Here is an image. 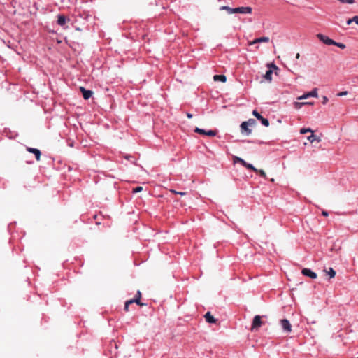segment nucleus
I'll use <instances>...</instances> for the list:
<instances>
[{
  "mask_svg": "<svg viewBox=\"0 0 358 358\" xmlns=\"http://www.w3.org/2000/svg\"><path fill=\"white\" fill-rule=\"evenodd\" d=\"M221 10H227L229 14L241 13V14H250L252 13V8L250 6L230 8L227 6H223L220 8Z\"/></svg>",
  "mask_w": 358,
  "mask_h": 358,
  "instance_id": "nucleus-1",
  "label": "nucleus"
},
{
  "mask_svg": "<svg viewBox=\"0 0 358 358\" xmlns=\"http://www.w3.org/2000/svg\"><path fill=\"white\" fill-rule=\"evenodd\" d=\"M317 38L321 41L322 43H324L326 45H333L335 43V41L331 38H329L328 36L322 34H317L316 35Z\"/></svg>",
  "mask_w": 358,
  "mask_h": 358,
  "instance_id": "nucleus-2",
  "label": "nucleus"
},
{
  "mask_svg": "<svg viewBox=\"0 0 358 358\" xmlns=\"http://www.w3.org/2000/svg\"><path fill=\"white\" fill-rule=\"evenodd\" d=\"M281 327L284 332L289 333L292 331V326L289 321L287 319H282L280 320Z\"/></svg>",
  "mask_w": 358,
  "mask_h": 358,
  "instance_id": "nucleus-3",
  "label": "nucleus"
},
{
  "mask_svg": "<svg viewBox=\"0 0 358 358\" xmlns=\"http://www.w3.org/2000/svg\"><path fill=\"white\" fill-rule=\"evenodd\" d=\"M252 115L259 120L261 121V123L265 126L268 127L269 126V121L268 119L263 117L256 110H254L252 111Z\"/></svg>",
  "mask_w": 358,
  "mask_h": 358,
  "instance_id": "nucleus-4",
  "label": "nucleus"
},
{
  "mask_svg": "<svg viewBox=\"0 0 358 358\" xmlns=\"http://www.w3.org/2000/svg\"><path fill=\"white\" fill-rule=\"evenodd\" d=\"M262 325L261 317L255 315L253 318L252 324L251 327L252 331L257 330Z\"/></svg>",
  "mask_w": 358,
  "mask_h": 358,
  "instance_id": "nucleus-5",
  "label": "nucleus"
},
{
  "mask_svg": "<svg viewBox=\"0 0 358 358\" xmlns=\"http://www.w3.org/2000/svg\"><path fill=\"white\" fill-rule=\"evenodd\" d=\"M317 96H318L317 90V88H315L311 92L306 93V94H303L302 96L298 97V99L303 100V99H308V97H310V96L311 97H317Z\"/></svg>",
  "mask_w": 358,
  "mask_h": 358,
  "instance_id": "nucleus-6",
  "label": "nucleus"
},
{
  "mask_svg": "<svg viewBox=\"0 0 358 358\" xmlns=\"http://www.w3.org/2000/svg\"><path fill=\"white\" fill-rule=\"evenodd\" d=\"M302 274L305 276L309 277L311 279H315L317 274L310 268H303L301 271Z\"/></svg>",
  "mask_w": 358,
  "mask_h": 358,
  "instance_id": "nucleus-7",
  "label": "nucleus"
},
{
  "mask_svg": "<svg viewBox=\"0 0 358 358\" xmlns=\"http://www.w3.org/2000/svg\"><path fill=\"white\" fill-rule=\"evenodd\" d=\"M241 129L242 134H245L246 136H248L251 134L252 130L249 129V127L248 125V123H245V122H243L241 124Z\"/></svg>",
  "mask_w": 358,
  "mask_h": 358,
  "instance_id": "nucleus-8",
  "label": "nucleus"
},
{
  "mask_svg": "<svg viewBox=\"0 0 358 358\" xmlns=\"http://www.w3.org/2000/svg\"><path fill=\"white\" fill-rule=\"evenodd\" d=\"M269 40L270 39H269L268 37L263 36V37L255 38L252 41L249 42V45H254V44H256V43H267V42L269 41Z\"/></svg>",
  "mask_w": 358,
  "mask_h": 358,
  "instance_id": "nucleus-9",
  "label": "nucleus"
},
{
  "mask_svg": "<svg viewBox=\"0 0 358 358\" xmlns=\"http://www.w3.org/2000/svg\"><path fill=\"white\" fill-rule=\"evenodd\" d=\"M80 91L82 92L83 96L85 100L89 99L92 95L93 94V92L90 90H86L85 88L80 87Z\"/></svg>",
  "mask_w": 358,
  "mask_h": 358,
  "instance_id": "nucleus-10",
  "label": "nucleus"
},
{
  "mask_svg": "<svg viewBox=\"0 0 358 358\" xmlns=\"http://www.w3.org/2000/svg\"><path fill=\"white\" fill-rule=\"evenodd\" d=\"M27 150L31 153L34 154L37 161L40 160L41 153L38 149L28 147L27 148Z\"/></svg>",
  "mask_w": 358,
  "mask_h": 358,
  "instance_id": "nucleus-11",
  "label": "nucleus"
},
{
  "mask_svg": "<svg viewBox=\"0 0 358 358\" xmlns=\"http://www.w3.org/2000/svg\"><path fill=\"white\" fill-rule=\"evenodd\" d=\"M69 20H70L69 18H66L63 15H59L57 17V24L61 27H64L66 22Z\"/></svg>",
  "mask_w": 358,
  "mask_h": 358,
  "instance_id": "nucleus-12",
  "label": "nucleus"
},
{
  "mask_svg": "<svg viewBox=\"0 0 358 358\" xmlns=\"http://www.w3.org/2000/svg\"><path fill=\"white\" fill-rule=\"evenodd\" d=\"M204 317L206 319V321L208 323H215L216 322V320L214 318V317L211 315V313L210 312H207L205 315H204Z\"/></svg>",
  "mask_w": 358,
  "mask_h": 358,
  "instance_id": "nucleus-13",
  "label": "nucleus"
},
{
  "mask_svg": "<svg viewBox=\"0 0 358 358\" xmlns=\"http://www.w3.org/2000/svg\"><path fill=\"white\" fill-rule=\"evenodd\" d=\"M272 74H273V69H269L266 71L264 78L268 80V82H271L272 80Z\"/></svg>",
  "mask_w": 358,
  "mask_h": 358,
  "instance_id": "nucleus-14",
  "label": "nucleus"
},
{
  "mask_svg": "<svg viewBox=\"0 0 358 358\" xmlns=\"http://www.w3.org/2000/svg\"><path fill=\"white\" fill-rule=\"evenodd\" d=\"M213 80L215 81H221L224 83L227 80V78L224 75H215L213 76Z\"/></svg>",
  "mask_w": 358,
  "mask_h": 358,
  "instance_id": "nucleus-15",
  "label": "nucleus"
},
{
  "mask_svg": "<svg viewBox=\"0 0 358 358\" xmlns=\"http://www.w3.org/2000/svg\"><path fill=\"white\" fill-rule=\"evenodd\" d=\"M308 140L310 142V143H313L315 141H317V142H320L321 140L319 137H317V136L314 135L313 133L311 135H310L309 136H308Z\"/></svg>",
  "mask_w": 358,
  "mask_h": 358,
  "instance_id": "nucleus-16",
  "label": "nucleus"
},
{
  "mask_svg": "<svg viewBox=\"0 0 358 358\" xmlns=\"http://www.w3.org/2000/svg\"><path fill=\"white\" fill-rule=\"evenodd\" d=\"M234 163H241L243 166H244V164H245V161L244 159H243L242 158L239 157H237V156H234Z\"/></svg>",
  "mask_w": 358,
  "mask_h": 358,
  "instance_id": "nucleus-17",
  "label": "nucleus"
},
{
  "mask_svg": "<svg viewBox=\"0 0 358 358\" xmlns=\"http://www.w3.org/2000/svg\"><path fill=\"white\" fill-rule=\"evenodd\" d=\"M243 166L247 168V169H251V170L254 171L255 172H257L258 171V169H256L252 164H249V163L245 162V164H244Z\"/></svg>",
  "mask_w": 358,
  "mask_h": 358,
  "instance_id": "nucleus-18",
  "label": "nucleus"
},
{
  "mask_svg": "<svg viewBox=\"0 0 358 358\" xmlns=\"http://www.w3.org/2000/svg\"><path fill=\"white\" fill-rule=\"evenodd\" d=\"M194 132L197 133V134H201V135H206V132L207 131H206L205 129H201V128H199V127H196L194 129Z\"/></svg>",
  "mask_w": 358,
  "mask_h": 358,
  "instance_id": "nucleus-19",
  "label": "nucleus"
},
{
  "mask_svg": "<svg viewBox=\"0 0 358 358\" xmlns=\"http://www.w3.org/2000/svg\"><path fill=\"white\" fill-rule=\"evenodd\" d=\"M327 275L330 278H333L336 275V271L332 268H329V271H327Z\"/></svg>",
  "mask_w": 358,
  "mask_h": 358,
  "instance_id": "nucleus-20",
  "label": "nucleus"
},
{
  "mask_svg": "<svg viewBox=\"0 0 358 358\" xmlns=\"http://www.w3.org/2000/svg\"><path fill=\"white\" fill-rule=\"evenodd\" d=\"M308 132L313 133V130L310 128H302L300 130V134H304Z\"/></svg>",
  "mask_w": 358,
  "mask_h": 358,
  "instance_id": "nucleus-21",
  "label": "nucleus"
},
{
  "mask_svg": "<svg viewBox=\"0 0 358 358\" xmlns=\"http://www.w3.org/2000/svg\"><path fill=\"white\" fill-rule=\"evenodd\" d=\"M333 45L337 46V47H338V48H340L341 49H344L346 47L344 43H338V42H336V41H335V43L333 44Z\"/></svg>",
  "mask_w": 358,
  "mask_h": 358,
  "instance_id": "nucleus-22",
  "label": "nucleus"
},
{
  "mask_svg": "<svg viewBox=\"0 0 358 358\" xmlns=\"http://www.w3.org/2000/svg\"><path fill=\"white\" fill-rule=\"evenodd\" d=\"M245 123H248V127H250L255 125L256 122L254 119H249L248 121H245Z\"/></svg>",
  "mask_w": 358,
  "mask_h": 358,
  "instance_id": "nucleus-23",
  "label": "nucleus"
},
{
  "mask_svg": "<svg viewBox=\"0 0 358 358\" xmlns=\"http://www.w3.org/2000/svg\"><path fill=\"white\" fill-rule=\"evenodd\" d=\"M206 135L209 136H215L216 135V131L213 130H208L206 132Z\"/></svg>",
  "mask_w": 358,
  "mask_h": 358,
  "instance_id": "nucleus-24",
  "label": "nucleus"
},
{
  "mask_svg": "<svg viewBox=\"0 0 358 358\" xmlns=\"http://www.w3.org/2000/svg\"><path fill=\"white\" fill-rule=\"evenodd\" d=\"M142 189H143L142 187L138 186V187L134 188L132 192H133V193H138V192H141Z\"/></svg>",
  "mask_w": 358,
  "mask_h": 358,
  "instance_id": "nucleus-25",
  "label": "nucleus"
},
{
  "mask_svg": "<svg viewBox=\"0 0 358 358\" xmlns=\"http://www.w3.org/2000/svg\"><path fill=\"white\" fill-rule=\"evenodd\" d=\"M305 104H312V103H310V102H306V103L296 102L295 103V106H298L299 108L301 107V106L305 105Z\"/></svg>",
  "mask_w": 358,
  "mask_h": 358,
  "instance_id": "nucleus-26",
  "label": "nucleus"
},
{
  "mask_svg": "<svg viewBox=\"0 0 358 358\" xmlns=\"http://www.w3.org/2000/svg\"><path fill=\"white\" fill-rule=\"evenodd\" d=\"M258 173H259V175L264 178H266V173L264 170H259L258 169V171L257 172Z\"/></svg>",
  "mask_w": 358,
  "mask_h": 358,
  "instance_id": "nucleus-27",
  "label": "nucleus"
},
{
  "mask_svg": "<svg viewBox=\"0 0 358 358\" xmlns=\"http://www.w3.org/2000/svg\"><path fill=\"white\" fill-rule=\"evenodd\" d=\"M171 192H173V193H174V194H180V195H181V196H184V195H185V194H187V193H186V192H177V191H176V190H171Z\"/></svg>",
  "mask_w": 358,
  "mask_h": 358,
  "instance_id": "nucleus-28",
  "label": "nucleus"
},
{
  "mask_svg": "<svg viewBox=\"0 0 358 358\" xmlns=\"http://www.w3.org/2000/svg\"><path fill=\"white\" fill-rule=\"evenodd\" d=\"M347 94H348V92H347V91H343V92H339V93L338 94V96H345V95H346Z\"/></svg>",
  "mask_w": 358,
  "mask_h": 358,
  "instance_id": "nucleus-29",
  "label": "nucleus"
},
{
  "mask_svg": "<svg viewBox=\"0 0 358 358\" xmlns=\"http://www.w3.org/2000/svg\"><path fill=\"white\" fill-rule=\"evenodd\" d=\"M268 67L272 68L274 69H278V67L274 64H268Z\"/></svg>",
  "mask_w": 358,
  "mask_h": 358,
  "instance_id": "nucleus-30",
  "label": "nucleus"
},
{
  "mask_svg": "<svg viewBox=\"0 0 358 358\" xmlns=\"http://www.w3.org/2000/svg\"><path fill=\"white\" fill-rule=\"evenodd\" d=\"M352 21L353 22L356 23L357 24H358V16H354L352 17Z\"/></svg>",
  "mask_w": 358,
  "mask_h": 358,
  "instance_id": "nucleus-31",
  "label": "nucleus"
},
{
  "mask_svg": "<svg viewBox=\"0 0 358 358\" xmlns=\"http://www.w3.org/2000/svg\"><path fill=\"white\" fill-rule=\"evenodd\" d=\"M134 302H136L137 304H140V299L138 298L131 299Z\"/></svg>",
  "mask_w": 358,
  "mask_h": 358,
  "instance_id": "nucleus-32",
  "label": "nucleus"
},
{
  "mask_svg": "<svg viewBox=\"0 0 358 358\" xmlns=\"http://www.w3.org/2000/svg\"><path fill=\"white\" fill-rule=\"evenodd\" d=\"M352 22H353V21H352V18H350V19H348V20H347L346 24H347L348 25H350Z\"/></svg>",
  "mask_w": 358,
  "mask_h": 358,
  "instance_id": "nucleus-33",
  "label": "nucleus"
},
{
  "mask_svg": "<svg viewBox=\"0 0 358 358\" xmlns=\"http://www.w3.org/2000/svg\"><path fill=\"white\" fill-rule=\"evenodd\" d=\"M327 101H328V99H327V97L324 96V97H323V101H322V103L324 104V103H326Z\"/></svg>",
  "mask_w": 358,
  "mask_h": 358,
  "instance_id": "nucleus-34",
  "label": "nucleus"
},
{
  "mask_svg": "<svg viewBox=\"0 0 358 358\" xmlns=\"http://www.w3.org/2000/svg\"><path fill=\"white\" fill-rule=\"evenodd\" d=\"M322 214V215H324L325 217L328 216V215H329L328 212H327L325 210H323Z\"/></svg>",
  "mask_w": 358,
  "mask_h": 358,
  "instance_id": "nucleus-35",
  "label": "nucleus"
},
{
  "mask_svg": "<svg viewBox=\"0 0 358 358\" xmlns=\"http://www.w3.org/2000/svg\"><path fill=\"white\" fill-rule=\"evenodd\" d=\"M187 117L188 118H189V119H190V118H192V114H191V113H187Z\"/></svg>",
  "mask_w": 358,
  "mask_h": 358,
  "instance_id": "nucleus-36",
  "label": "nucleus"
},
{
  "mask_svg": "<svg viewBox=\"0 0 358 358\" xmlns=\"http://www.w3.org/2000/svg\"><path fill=\"white\" fill-rule=\"evenodd\" d=\"M126 303L129 306L130 304H131L132 303H134V301L131 299V300H129V301H126Z\"/></svg>",
  "mask_w": 358,
  "mask_h": 358,
  "instance_id": "nucleus-37",
  "label": "nucleus"
},
{
  "mask_svg": "<svg viewBox=\"0 0 358 358\" xmlns=\"http://www.w3.org/2000/svg\"><path fill=\"white\" fill-rule=\"evenodd\" d=\"M126 303L129 306L130 304H131L132 303H134V301L131 299V300H129V301H126Z\"/></svg>",
  "mask_w": 358,
  "mask_h": 358,
  "instance_id": "nucleus-38",
  "label": "nucleus"
},
{
  "mask_svg": "<svg viewBox=\"0 0 358 358\" xmlns=\"http://www.w3.org/2000/svg\"><path fill=\"white\" fill-rule=\"evenodd\" d=\"M136 295H137V298L140 299V297H141V292H140V291L137 292V294Z\"/></svg>",
  "mask_w": 358,
  "mask_h": 358,
  "instance_id": "nucleus-39",
  "label": "nucleus"
},
{
  "mask_svg": "<svg viewBox=\"0 0 358 358\" xmlns=\"http://www.w3.org/2000/svg\"><path fill=\"white\" fill-rule=\"evenodd\" d=\"M128 308H129V305H128L127 303H125V305H124V309H125L126 310H128Z\"/></svg>",
  "mask_w": 358,
  "mask_h": 358,
  "instance_id": "nucleus-40",
  "label": "nucleus"
},
{
  "mask_svg": "<svg viewBox=\"0 0 358 358\" xmlns=\"http://www.w3.org/2000/svg\"><path fill=\"white\" fill-rule=\"evenodd\" d=\"M299 57V53H297V54H296V58L298 59Z\"/></svg>",
  "mask_w": 358,
  "mask_h": 358,
  "instance_id": "nucleus-41",
  "label": "nucleus"
},
{
  "mask_svg": "<svg viewBox=\"0 0 358 358\" xmlns=\"http://www.w3.org/2000/svg\"><path fill=\"white\" fill-rule=\"evenodd\" d=\"M357 358H358V357H357Z\"/></svg>",
  "mask_w": 358,
  "mask_h": 358,
  "instance_id": "nucleus-42",
  "label": "nucleus"
}]
</instances>
